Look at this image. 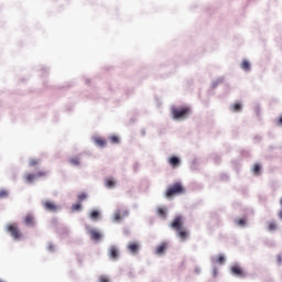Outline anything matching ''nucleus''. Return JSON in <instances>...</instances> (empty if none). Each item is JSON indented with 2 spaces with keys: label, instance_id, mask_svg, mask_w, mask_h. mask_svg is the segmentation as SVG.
I'll use <instances>...</instances> for the list:
<instances>
[{
  "label": "nucleus",
  "instance_id": "obj_1",
  "mask_svg": "<svg viewBox=\"0 0 282 282\" xmlns=\"http://www.w3.org/2000/svg\"><path fill=\"white\" fill-rule=\"evenodd\" d=\"M171 228H174L177 237L181 238V241H186L188 237V231L186 230V228H184V219L182 218V216H176L174 218L171 224Z\"/></svg>",
  "mask_w": 282,
  "mask_h": 282
},
{
  "label": "nucleus",
  "instance_id": "obj_2",
  "mask_svg": "<svg viewBox=\"0 0 282 282\" xmlns=\"http://www.w3.org/2000/svg\"><path fill=\"white\" fill-rule=\"evenodd\" d=\"M185 189L182 183L177 182L169 186L165 193V197H173L175 195H184Z\"/></svg>",
  "mask_w": 282,
  "mask_h": 282
},
{
  "label": "nucleus",
  "instance_id": "obj_3",
  "mask_svg": "<svg viewBox=\"0 0 282 282\" xmlns=\"http://www.w3.org/2000/svg\"><path fill=\"white\" fill-rule=\"evenodd\" d=\"M171 112L174 120H184L191 113V109L188 107L172 108Z\"/></svg>",
  "mask_w": 282,
  "mask_h": 282
},
{
  "label": "nucleus",
  "instance_id": "obj_4",
  "mask_svg": "<svg viewBox=\"0 0 282 282\" xmlns=\"http://www.w3.org/2000/svg\"><path fill=\"white\" fill-rule=\"evenodd\" d=\"M7 230L15 241H21V239H23V234H21V230L17 224H9L7 226Z\"/></svg>",
  "mask_w": 282,
  "mask_h": 282
},
{
  "label": "nucleus",
  "instance_id": "obj_5",
  "mask_svg": "<svg viewBox=\"0 0 282 282\" xmlns=\"http://www.w3.org/2000/svg\"><path fill=\"white\" fill-rule=\"evenodd\" d=\"M231 274L238 276L239 279H246V271L239 265L231 267Z\"/></svg>",
  "mask_w": 282,
  "mask_h": 282
},
{
  "label": "nucleus",
  "instance_id": "obj_6",
  "mask_svg": "<svg viewBox=\"0 0 282 282\" xmlns=\"http://www.w3.org/2000/svg\"><path fill=\"white\" fill-rule=\"evenodd\" d=\"M42 206H44L45 210H48L50 213H56V210H58V206L50 200H44Z\"/></svg>",
  "mask_w": 282,
  "mask_h": 282
},
{
  "label": "nucleus",
  "instance_id": "obj_7",
  "mask_svg": "<svg viewBox=\"0 0 282 282\" xmlns=\"http://www.w3.org/2000/svg\"><path fill=\"white\" fill-rule=\"evenodd\" d=\"M88 235L90 236V239H93V241H100V239L102 238L100 231L96 229H88Z\"/></svg>",
  "mask_w": 282,
  "mask_h": 282
},
{
  "label": "nucleus",
  "instance_id": "obj_8",
  "mask_svg": "<svg viewBox=\"0 0 282 282\" xmlns=\"http://www.w3.org/2000/svg\"><path fill=\"white\" fill-rule=\"evenodd\" d=\"M181 163L182 161L177 156H171L169 159V164L171 165L172 169H177V166H180Z\"/></svg>",
  "mask_w": 282,
  "mask_h": 282
},
{
  "label": "nucleus",
  "instance_id": "obj_9",
  "mask_svg": "<svg viewBox=\"0 0 282 282\" xmlns=\"http://www.w3.org/2000/svg\"><path fill=\"white\" fill-rule=\"evenodd\" d=\"M128 250L132 254H138V250H140V245H138V242H130L128 246Z\"/></svg>",
  "mask_w": 282,
  "mask_h": 282
},
{
  "label": "nucleus",
  "instance_id": "obj_10",
  "mask_svg": "<svg viewBox=\"0 0 282 282\" xmlns=\"http://www.w3.org/2000/svg\"><path fill=\"white\" fill-rule=\"evenodd\" d=\"M24 223L26 226H34V216L32 214H29L24 217Z\"/></svg>",
  "mask_w": 282,
  "mask_h": 282
},
{
  "label": "nucleus",
  "instance_id": "obj_11",
  "mask_svg": "<svg viewBox=\"0 0 282 282\" xmlns=\"http://www.w3.org/2000/svg\"><path fill=\"white\" fill-rule=\"evenodd\" d=\"M109 257L110 259H118V248H116L115 246L110 247Z\"/></svg>",
  "mask_w": 282,
  "mask_h": 282
},
{
  "label": "nucleus",
  "instance_id": "obj_12",
  "mask_svg": "<svg viewBox=\"0 0 282 282\" xmlns=\"http://www.w3.org/2000/svg\"><path fill=\"white\" fill-rule=\"evenodd\" d=\"M164 250H166V242H163L156 247L155 254H164Z\"/></svg>",
  "mask_w": 282,
  "mask_h": 282
},
{
  "label": "nucleus",
  "instance_id": "obj_13",
  "mask_svg": "<svg viewBox=\"0 0 282 282\" xmlns=\"http://www.w3.org/2000/svg\"><path fill=\"white\" fill-rule=\"evenodd\" d=\"M156 213H158L159 217H161L162 219H166V208L159 207L156 209Z\"/></svg>",
  "mask_w": 282,
  "mask_h": 282
},
{
  "label": "nucleus",
  "instance_id": "obj_14",
  "mask_svg": "<svg viewBox=\"0 0 282 282\" xmlns=\"http://www.w3.org/2000/svg\"><path fill=\"white\" fill-rule=\"evenodd\" d=\"M95 143L97 144V147H101V148L107 147V141L102 138H96Z\"/></svg>",
  "mask_w": 282,
  "mask_h": 282
},
{
  "label": "nucleus",
  "instance_id": "obj_15",
  "mask_svg": "<svg viewBox=\"0 0 282 282\" xmlns=\"http://www.w3.org/2000/svg\"><path fill=\"white\" fill-rule=\"evenodd\" d=\"M105 184H106L107 188L116 187V181H113V178H106Z\"/></svg>",
  "mask_w": 282,
  "mask_h": 282
},
{
  "label": "nucleus",
  "instance_id": "obj_16",
  "mask_svg": "<svg viewBox=\"0 0 282 282\" xmlns=\"http://www.w3.org/2000/svg\"><path fill=\"white\" fill-rule=\"evenodd\" d=\"M241 69H243L245 72H250V62H248V59L242 61Z\"/></svg>",
  "mask_w": 282,
  "mask_h": 282
},
{
  "label": "nucleus",
  "instance_id": "obj_17",
  "mask_svg": "<svg viewBox=\"0 0 282 282\" xmlns=\"http://www.w3.org/2000/svg\"><path fill=\"white\" fill-rule=\"evenodd\" d=\"M100 217V212L98 210H93L90 213V219H98Z\"/></svg>",
  "mask_w": 282,
  "mask_h": 282
},
{
  "label": "nucleus",
  "instance_id": "obj_18",
  "mask_svg": "<svg viewBox=\"0 0 282 282\" xmlns=\"http://www.w3.org/2000/svg\"><path fill=\"white\" fill-rule=\"evenodd\" d=\"M25 180L26 182H34V180H36V174H26Z\"/></svg>",
  "mask_w": 282,
  "mask_h": 282
},
{
  "label": "nucleus",
  "instance_id": "obj_19",
  "mask_svg": "<svg viewBox=\"0 0 282 282\" xmlns=\"http://www.w3.org/2000/svg\"><path fill=\"white\" fill-rule=\"evenodd\" d=\"M109 140L112 144H118L120 142V139L117 135L109 137Z\"/></svg>",
  "mask_w": 282,
  "mask_h": 282
},
{
  "label": "nucleus",
  "instance_id": "obj_20",
  "mask_svg": "<svg viewBox=\"0 0 282 282\" xmlns=\"http://www.w3.org/2000/svg\"><path fill=\"white\" fill-rule=\"evenodd\" d=\"M70 164L73 166H78L80 164V159H78V158L70 159Z\"/></svg>",
  "mask_w": 282,
  "mask_h": 282
},
{
  "label": "nucleus",
  "instance_id": "obj_21",
  "mask_svg": "<svg viewBox=\"0 0 282 282\" xmlns=\"http://www.w3.org/2000/svg\"><path fill=\"white\" fill-rule=\"evenodd\" d=\"M216 263H219V265H224V263H226V258L224 256H219L216 259Z\"/></svg>",
  "mask_w": 282,
  "mask_h": 282
},
{
  "label": "nucleus",
  "instance_id": "obj_22",
  "mask_svg": "<svg viewBox=\"0 0 282 282\" xmlns=\"http://www.w3.org/2000/svg\"><path fill=\"white\" fill-rule=\"evenodd\" d=\"M253 173H254L256 175H259V173H261V165L256 164V165L253 166Z\"/></svg>",
  "mask_w": 282,
  "mask_h": 282
},
{
  "label": "nucleus",
  "instance_id": "obj_23",
  "mask_svg": "<svg viewBox=\"0 0 282 282\" xmlns=\"http://www.w3.org/2000/svg\"><path fill=\"white\" fill-rule=\"evenodd\" d=\"M77 199H78L79 203L85 202V199H87V194H85V193L79 194L77 196Z\"/></svg>",
  "mask_w": 282,
  "mask_h": 282
},
{
  "label": "nucleus",
  "instance_id": "obj_24",
  "mask_svg": "<svg viewBox=\"0 0 282 282\" xmlns=\"http://www.w3.org/2000/svg\"><path fill=\"white\" fill-rule=\"evenodd\" d=\"M37 164H39V160H36V159H31L29 161V166H37Z\"/></svg>",
  "mask_w": 282,
  "mask_h": 282
},
{
  "label": "nucleus",
  "instance_id": "obj_25",
  "mask_svg": "<svg viewBox=\"0 0 282 282\" xmlns=\"http://www.w3.org/2000/svg\"><path fill=\"white\" fill-rule=\"evenodd\" d=\"M6 197H8V191H6V189H0V199H3V198H6Z\"/></svg>",
  "mask_w": 282,
  "mask_h": 282
},
{
  "label": "nucleus",
  "instance_id": "obj_26",
  "mask_svg": "<svg viewBox=\"0 0 282 282\" xmlns=\"http://www.w3.org/2000/svg\"><path fill=\"white\" fill-rule=\"evenodd\" d=\"M113 219L115 221H120L122 219V215L120 214V212L115 213Z\"/></svg>",
  "mask_w": 282,
  "mask_h": 282
},
{
  "label": "nucleus",
  "instance_id": "obj_27",
  "mask_svg": "<svg viewBox=\"0 0 282 282\" xmlns=\"http://www.w3.org/2000/svg\"><path fill=\"white\" fill-rule=\"evenodd\" d=\"M268 230H276V223H269Z\"/></svg>",
  "mask_w": 282,
  "mask_h": 282
},
{
  "label": "nucleus",
  "instance_id": "obj_28",
  "mask_svg": "<svg viewBox=\"0 0 282 282\" xmlns=\"http://www.w3.org/2000/svg\"><path fill=\"white\" fill-rule=\"evenodd\" d=\"M45 175H47V172H45V171H40V172H37V173L35 174V178H36V177H45Z\"/></svg>",
  "mask_w": 282,
  "mask_h": 282
},
{
  "label": "nucleus",
  "instance_id": "obj_29",
  "mask_svg": "<svg viewBox=\"0 0 282 282\" xmlns=\"http://www.w3.org/2000/svg\"><path fill=\"white\" fill-rule=\"evenodd\" d=\"M232 111H241V104H235L232 106Z\"/></svg>",
  "mask_w": 282,
  "mask_h": 282
},
{
  "label": "nucleus",
  "instance_id": "obj_30",
  "mask_svg": "<svg viewBox=\"0 0 282 282\" xmlns=\"http://www.w3.org/2000/svg\"><path fill=\"white\" fill-rule=\"evenodd\" d=\"M236 224L238 226H246V219H238V220H236Z\"/></svg>",
  "mask_w": 282,
  "mask_h": 282
},
{
  "label": "nucleus",
  "instance_id": "obj_31",
  "mask_svg": "<svg viewBox=\"0 0 282 282\" xmlns=\"http://www.w3.org/2000/svg\"><path fill=\"white\" fill-rule=\"evenodd\" d=\"M80 208H82V205H80V204H74V205L72 206V210H80Z\"/></svg>",
  "mask_w": 282,
  "mask_h": 282
},
{
  "label": "nucleus",
  "instance_id": "obj_32",
  "mask_svg": "<svg viewBox=\"0 0 282 282\" xmlns=\"http://www.w3.org/2000/svg\"><path fill=\"white\" fill-rule=\"evenodd\" d=\"M99 282H109V278L105 276V275H101L99 278Z\"/></svg>",
  "mask_w": 282,
  "mask_h": 282
},
{
  "label": "nucleus",
  "instance_id": "obj_33",
  "mask_svg": "<svg viewBox=\"0 0 282 282\" xmlns=\"http://www.w3.org/2000/svg\"><path fill=\"white\" fill-rule=\"evenodd\" d=\"M278 126L282 127V116L278 119Z\"/></svg>",
  "mask_w": 282,
  "mask_h": 282
},
{
  "label": "nucleus",
  "instance_id": "obj_34",
  "mask_svg": "<svg viewBox=\"0 0 282 282\" xmlns=\"http://www.w3.org/2000/svg\"><path fill=\"white\" fill-rule=\"evenodd\" d=\"M48 250H54V245H50Z\"/></svg>",
  "mask_w": 282,
  "mask_h": 282
},
{
  "label": "nucleus",
  "instance_id": "obj_35",
  "mask_svg": "<svg viewBox=\"0 0 282 282\" xmlns=\"http://www.w3.org/2000/svg\"><path fill=\"white\" fill-rule=\"evenodd\" d=\"M128 215H129V213L126 212V213L123 214V217H127Z\"/></svg>",
  "mask_w": 282,
  "mask_h": 282
},
{
  "label": "nucleus",
  "instance_id": "obj_36",
  "mask_svg": "<svg viewBox=\"0 0 282 282\" xmlns=\"http://www.w3.org/2000/svg\"><path fill=\"white\" fill-rule=\"evenodd\" d=\"M0 282H6V281H3V280H0Z\"/></svg>",
  "mask_w": 282,
  "mask_h": 282
}]
</instances>
